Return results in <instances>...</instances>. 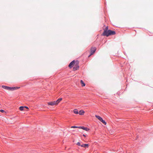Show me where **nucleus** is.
Here are the masks:
<instances>
[{"instance_id": "16", "label": "nucleus", "mask_w": 153, "mask_h": 153, "mask_svg": "<svg viewBox=\"0 0 153 153\" xmlns=\"http://www.w3.org/2000/svg\"><path fill=\"white\" fill-rule=\"evenodd\" d=\"M79 126H72L71 127V128H78Z\"/></svg>"}, {"instance_id": "2", "label": "nucleus", "mask_w": 153, "mask_h": 153, "mask_svg": "<svg viewBox=\"0 0 153 153\" xmlns=\"http://www.w3.org/2000/svg\"><path fill=\"white\" fill-rule=\"evenodd\" d=\"M62 100V98H60L58 99L56 101H53L48 102V105L51 106L57 105Z\"/></svg>"}, {"instance_id": "4", "label": "nucleus", "mask_w": 153, "mask_h": 153, "mask_svg": "<svg viewBox=\"0 0 153 153\" xmlns=\"http://www.w3.org/2000/svg\"><path fill=\"white\" fill-rule=\"evenodd\" d=\"M96 49V48L95 47H93L91 48V53L90 55L89 56V57L92 55L95 52Z\"/></svg>"}, {"instance_id": "3", "label": "nucleus", "mask_w": 153, "mask_h": 153, "mask_svg": "<svg viewBox=\"0 0 153 153\" xmlns=\"http://www.w3.org/2000/svg\"><path fill=\"white\" fill-rule=\"evenodd\" d=\"M95 117L100 121L102 122L105 125H106V122L104 120H103L101 117L97 115H95Z\"/></svg>"}, {"instance_id": "15", "label": "nucleus", "mask_w": 153, "mask_h": 153, "mask_svg": "<svg viewBox=\"0 0 153 153\" xmlns=\"http://www.w3.org/2000/svg\"><path fill=\"white\" fill-rule=\"evenodd\" d=\"M13 90H15L19 89V88H20V87H13Z\"/></svg>"}, {"instance_id": "6", "label": "nucleus", "mask_w": 153, "mask_h": 153, "mask_svg": "<svg viewBox=\"0 0 153 153\" xmlns=\"http://www.w3.org/2000/svg\"><path fill=\"white\" fill-rule=\"evenodd\" d=\"M78 128L82 129L86 131H88L89 130V129L87 127H85L83 126H79Z\"/></svg>"}, {"instance_id": "13", "label": "nucleus", "mask_w": 153, "mask_h": 153, "mask_svg": "<svg viewBox=\"0 0 153 153\" xmlns=\"http://www.w3.org/2000/svg\"><path fill=\"white\" fill-rule=\"evenodd\" d=\"M24 106H21L19 107V109L21 111H22L24 110Z\"/></svg>"}, {"instance_id": "18", "label": "nucleus", "mask_w": 153, "mask_h": 153, "mask_svg": "<svg viewBox=\"0 0 153 153\" xmlns=\"http://www.w3.org/2000/svg\"><path fill=\"white\" fill-rule=\"evenodd\" d=\"M0 111L2 113H4V112H5V111L3 110H0Z\"/></svg>"}, {"instance_id": "8", "label": "nucleus", "mask_w": 153, "mask_h": 153, "mask_svg": "<svg viewBox=\"0 0 153 153\" xmlns=\"http://www.w3.org/2000/svg\"><path fill=\"white\" fill-rule=\"evenodd\" d=\"M79 68V66L78 65H76V67H74L73 68V70L74 71H76L78 70Z\"/></svg>"}, {"instance_id": "5", "label": "nucleus", "mask_w": 153, "mask_h": 153, "mask_svg": "<svg viewBox=\"0 0 153 153\" xmlns=\"http://www.w3.org/2000/svg\"><path fill=\"white\" fill-rule=\"evenodd\" d=\"M75 62L74 61H73L71 62L69 64L68 66L70 68H72L74 66V65Z\"/></svg>"}, {"instance_id": "19", "label": "nucleus", "mask_w": 153, "mask_h": 153, "mask_svg": "<svg viewBox=\"0 0 153 153\" xmlns=\"http://www.w3.org/2000/svg\"><path fill=\"white\" fill-rule=\"evenodd\" d=\"M24 108H26L27 109H28V107H27V106H24Z\"/></svg>"}, {"instance_id": "9", "label": "nucleus", "mask_w": 153, "mask_h": 153, "mask_svg": "<svg viewBox=\"0 0 153 153\" xmlns=\"http://www.w3.org/2000/svg\"><path fill=\"white\" fill-rule=\"evenodd\" d=\"M85 113V111L83 110H81L79 111V114L80 115H83Z\"/></svg>"}, {"instance_id": "7", "label": "nucleus", "mask_w": 153, "mask_h": 153, "mask_svg": "<svg viewBox=\"0 0 153 153\" xmlns=\"http://www.w3.org/2000/svg\"><path fill=\"white\" fill-rule=\"evenodd\" d=\"M88 144H83L81 145V146L82 147L85 148H88Z\"/></svg>"}, {"instance_id": "12", "label": "nucleus", "mask_w": 153, "mask_h": 153, "mask_svg": "<svg viewBox=\"0 0 153 153\" xmlns=\"http://www.w3.org/2000/svg\"><path fill=\"white\" fill-rule=\"evenodd\" d=\"M74 112L75 114H79V112L77 109H74Z\"/></svg>"}, {"instance_id": "17", "label": "nucleus", "mask_w": 153, "mask_h": 153, "mask_svg": "<svg viewBox=\"0 0 153 153\" xmlns=\"http://www.w3.org/2000/svg\"><path fill=\"white\" fill-rule=\"evenodd\" d=\"M76 145L78 146H81V145L80 144V143L79 142H78L76 143Z\"/></svg>"}, {"instance_id": "10", "label": "nucleus", "mask_w": 153, "mask_h": 153, "mask_svg": "<svg viewBox=\"0 0 153 153\" xmlns=\"http://www.w3.org/2000/svg\"><path fill=\"white\" fill-rule=\"evenodd\" d=\"M80 82L82 84V86H85V84L83 82V81L82 80H80Z\"/></svg>"}, {"instance_id": "14", "label": "nucleus", "mask_w": 153, "mask_h": 153, "mask_svg": "<svg viewBox=\"0 0 153 153\" xmlns=\"http://www.w3.org/2000/svg\"><path fill=\"white\" fill-rule=\"evenodd\" d=\"M8 88H9L8 90H9V91H13V90H14L13 87H9Z\"/></svg>"}, {"instance_id": "1", "label": "nucleus", "mask_w": 153, "mask_h": 153, "mask_svg": "<svg viewBox=\"0 0 153 153\" xmlns=\"http://www.w3.org/2000/svg\"><path fill=\"white\" fill-rule=\"evenodd\" d=\"M108 27L107 26L104 29V31L102 34L103 35L108 37L109 36L113 35L115 34L116 33L115 31L108 30Z\"/></svg>"}, {"instance_id": "20", "label": "nucleus", "mask_w": 153, "mask_h": 153, "mask_svg": "<svg viewBox=\"0 0 153 153\" xmlns=\"http://www.w3.org/2000/svg\"><path fill=\"white\" fill-rule=\"evenodd\" d=\"M83 136L84 137H85L86 136H85V134H83Z\"/></svg>"}, {"instance_id": "11", "label": "nucleus", "mask_w": 153, "mask_h": 153, "mask_svg": "<svg viewBox=\"0 0 153 153\" xmlns=\"http://www.w3.org/2000/svg\"><path fill=\"white\" fill-rule=\"evenodd\" d=\"M2 88H3L4 89H7L8 90V86H6L4 85H2Z\"/></svg>"}]
</instances>
